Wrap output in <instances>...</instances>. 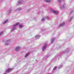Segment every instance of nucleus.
Wrapping results in <instances>:
<instances>
[{"instance_id": "1", "label": "nucleus", "mask_w": 74, "mask_h": 74, "mask_svg": "<svg viewBox=\"0 0 74 74\" xmlns=\"http://www.w3.org/2000/svg\"><path fill=\"white\" fill-rule=\"evenodd\" d=\"M19 25V23H17L15 25H14L13 26V27L12 28L11 30V32H13L14 30H15V27H16V26H17V25Z\"/></svg>"}, {"instance_id": "2", "label": "nucleus", "mask_w": 74, "mask_h": 74, "mask_svg": "<svg viewBox=\"0 0 74 74\" xmlns=\"http://www.w3.org/2000/svg\"><path fill=\"white\" fill-rule=\"evenodd\" d=\"M47 44H45V45H44L43 47L42 48V51H45V49H46L47 48Z\"/></svg>"}, {"instance_id": "3", "label": "nucleus", "mask_w": 74, "mask_h": 74, "mask_svg": "<svg viewBox=\"0 0 74 74\" xmlns=\"http://www.w3.org/2000/svg\"><path fill=\"white\" fill-rule=\"evenodd\" d=\"M51 11H52V12H53V13L55 14H56V15L59 14V12H58L53 10L52 9H51Z\"/></svg>"}, {"instance_id": "4", "label": "nucleus", "mask_w": 74, "mask_h": 74, "mask_svg": "<svg viewBox=\"0 0 74 74\" xmlns=\"http://www.w3.org/2000/svg\"><path fill=\"white\" fill-rule=\"evenodd\" d=\"M45 19H49V18L48 16H46L45 17V18H43L42 19V21H44V20H45Z\"/></svg>"}, {"instance_id": "5", "label": "nucleus", "mask_w": 74, "mask_h": 74, "mask_svg": "<svg viewBox=\"0 0 74 74\" xmlns=\"http://www.w3.org/2000/svg\"><path fill=\"white\" fill-rule=\"evenodd\" d=\"M20 49L21 47H17L15 48V50L16 51H19V50H20Z\"/></svg>"}, {"instance_id": "6", "label": "nucleus", "mask_w": 74, "mask_h": 74, "mask_svg": "<svg viewBox=\"0 0 74 74\" xmlns=\"http://www.w3.org/2000/svg\"><path fill=\"white\" fill-rule=\"evenodd\" d=\"M10 43V40H8L6 41V42L5 43V44L6 45H8Z\"/></svg>"}, {"instance_id": "7", "label": "nucleus", "mask_w": 74, "mask_h": 74, "mask_svg": "<svg viewBox=\"0 0 74 74\" xmlns=\"http://www.w3.org/2000/svg\"><path fill=\"white\" fill-rule=\"evenodd\" d=\"M22 3H23V0H19L18 2V3L19 4H22Z\"/></svg>"}, {"instance_id": "8", "label": "nucleus", "mask_w": 74, "mask_h": 74, "mask_svg": "<svg viewBox=\"0 0 74 74\" xmlns=\"http://www.w3.org/2000/svg\"><path fill=\"white\" fill-rule=\"evenodd\" d=\"M40 37V36L39 35H36L35 36L36 39H39Z\"/></svg>"}, {"instance_id": "9", "label": "nucleus", "mask_w": 74, "mask_h": 74, "mask_svg": "<svg viewBox=\"0 0 74 74\" xmlns=\"http://www.w3.org/2000/svg\"><path fill=\"white\" fill-rule=\"evenodd\" d=\"M11 70H12V69H8L7 70L6 73H8V72H9V71H11Z\"/></svg>"}, {"instance_id": "10", "label": "nucleus", "mask_w": 74, "mask_h": 74, "mask_svg": "<svg viewBox=\"0 0 74 74\" xmlns=\"http://www.w3.org/2000/svg\"><path fill=\"white\" fill-rule=\"evenodd\" d=\"M64 24H65L64 22H63L60 25V27H62V26H64Z\"/></svg>"}, {"instance_id": "11", "label": "nucleus", "mask_w": 74, "mask_h": 74, "mask_svg": "<svg viewBox=\"0 0 74 74\" xmlns=\"http://www.w3.org/2000/svg\"><path fill=\"white\" fill-rule=\"evenodd\" d=\"M8 22V20H5V21L3 23V24H5V23H7V22Z\"/></svg>"}, {"instance_id": "12", "label": "nucleus", "mask_w": 74, "mask_h": 74, "mask_svg": "<svg viewBox=\"0 0 74 74\" xmlns=\"http://www.w3.org/2000/svg\"><path fill=\"white\" fill-rule=\"evenodd\" d=\"M45 1L47 3H49L51 2V0H45Z\"/></svg>"}, {"instance_id": "13", "label": "nucleus", "mask_w": 74, "mask_h": 74, "mask_svg": "<svg viewBox=\"0 0 74 74\" xmlns=\"http://www.w3.org/2000/svg\"><path fill=\"white\" fill-rule=\"evenodd\" d=\"M17 10H18V11H21V10H22V8H18L17 9Z\"/></svg>"}, {"instance_id": "14", "label": "nucleus", "mask_w": 74, "mask_h": 74, "mask_svg": "<svg viewBox=\"0 0 74 74\" xmlns=\"http://www.w3.org/2000/svg\"><path fill=\"white\" fill-rule=\"evenodd\" d=\"M29 53H27L26 55L25 56V58H26V57H27L28 55H29Z\"/></svg>"}, {"instance_id": "15", "label": "nucleus", "mask_w": 74, "mask_h": 74, "mask_svg": "<svg viewBox=\"0 0 74 74\" xmlns=\"http://www.w3.org/2000/svg\"><path fill=\"white\" fill-rule=\"evenodd\" d=\"M73 18V17H71L69 19V22H70V21Z\"/></svg>"}, {"instance_id": "16", "label": "nucleus", "mask_w": 74, "mask_h": 74, "mask_svg": "<svg viewBox=\"0 0 74 74\" xmlns=\"http://www.w3.org/2000/svg\"><path fill=\"white\" fill-rule=\"evenodd\" d=\"M57 1L59 3H61L62 2V0H57Z\"/></svg>"}, {"instance_id": "17", "label": "nucleus", "mask_w": 74, "mask_h": 74, "mask_svg": "<svg viewBox=\"0 0 74 74\" xmlns=\"http://www.w3.org/2000/svg\"><path fill=\"white\" fill-rule=\"evenodd\" d=\"M55 39V38H54V39H52L51 40V42H53V41H54V40Z\"/></svg>"}, {"instance_id": "18", "label": "nucleus", "mask_w": 74, "mask_h": 74, "mask_svg": "<svg viewBox=\"0 0 74 74\" xmlns=\"http://www.w3.org/2000/svg\"><path fill=\"white\" fill-rule=\"evenodd\" d=\"M66 6V5L65 4H64L62 7V8H64V7H65Z\"/></svg>"}, {"instance_id": "19", "label": "nucleus", "mask_w": 74, "mask_h": 74, "mask_svg": "<svg viewBox=\"0 0 74 74\" xmlns=\"http://www.w3.org/2000/svg\"><path fill=\"white\" fill-rule=\"evenodd\" d=\"M19 27L20 28H22V25H19Z\"/></svg>"}, {"instance_id": "20", "label": "nucleus", "mask_w": 74, "mask_h": 74, "mask_svg": "<svg viewBox=\"0 0 74 74\" xmlns=\"http://www.w3.org/2000/svg\"><path fill=\"white\" fill-rule=\"evenodd\" d=\"M56 69V67L55 66L53 69V70H55Z\"/></svg>"}, {"instance_id": "21", "label": "nucleus", "mask_w": 74, "mask_h": 74, "mask_svg": "<svg viewBox=\"0 0 74 74\" xmlns=\"http://www.w3.org/2000/svg\"><path fill=\"white\" fill-rule=\"evenodd\" d=\"M62 66H63L62 65H60V67H58V69H60V68H61V67H62Z\"/></svg>"}, {"instance_id": "22", "label": "nucleus", "mask_w": 74, "mask_h": 74, "mask_svg": "<svg viewBox=\"0 0 74 74\" xmlns=\"http://www.w3.org/2000/svg\"><path fill=\"white\" fill-rule=\"evenodd\" d=\"M3 33V32H1V33H0V36H1L2 34Z\"/></svg>"}, {"instance_id": "23", "label": "nucleus", "mask_w": 74, "mask_h": 74, "mask_svg": "<svg viewBox=\"0 0 74 74\" xmlns=\"http://www.w3.org/2000/svg\"><path fill=\"white\" fill-rule=\"evenodd\" d=\"M12 11L11 10H10L9 11V13H10L11 12V11Z\"/></svg>"}, {"instance_id": "24", "label": "nucleus", "mask_w": 74, "mask_h": 74, "mask_svg": "<svg viewBox=\"0 0 74 74\" xmlns=\"http://www.w3.org/2000/svg\"><path fill=\"white\" fill-rule=\"evenodd\" d=\"M73 11H71L70 12V14H72V13H73Z\"/></svg>"}]
</instances>
